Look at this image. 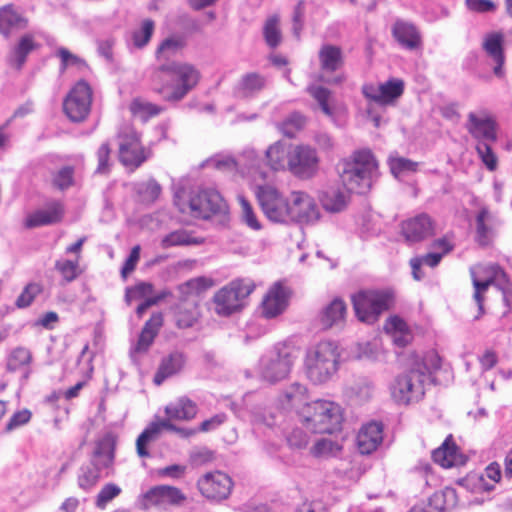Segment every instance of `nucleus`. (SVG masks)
Instances as JSON below:
<instances>
[{"label":"nucleus","mask_w":512,"mask_h":512,"mask_svg":"<svg viewBox=\"0 0 512 512\" xmlns=\"http://www.w3.org/2000/svg\"><path fill=\"white\" fill-rule=\"evenodd\" d=\"M115 447L116 438L112 433H106L96 441L90 462L79 468L77 483L80 489L88 492L102 478L113 473Z\"/></svg>","instance_id":"obj_3"},{"label":"nucleus","mask_w":512,"mask_h":512,"mask_svg":"<svg viewBox=\"0 0 512 512\" xmlns=\"http://www.w3.org/2000/svg\"><path fill=\"white\" fill-rule=\"evenodd\" d=\"M482 47L489 57L495 62L494 74L498 77L503 75L504 64L503 35L493 32L485 36Z\"/></svg>","instance_id":"obj_33"},{"label":"nucleus","mask_w":512,"mask_h":512,"mask_svg":"<svg viewBox=\"0 0 512 512\" xmlns=\"http://www.w3.org/2000/svg\"><path fill=\"white\" fill-rule=\"evenodd\" d=\"M340 350L337 342L322 340L310 346L305 356V371L314 384H324L332 379L339 368Z\"/></svg>","instance_id":"obj_4"},{"label":"nucleus","mask_w":512,"mask_h":512,"mask_svg":"<svg viewBox=\"0 0 512 512\" xmlns=\"http://www.w3.org/2000/svg\"><path fill=\"white\" fill-rule=\"evenodd\" d=\"M432 458L444 468H450L456 465L457 447L452 441L451 436L447 437L440 447L432 452Z\"/></svg>","instance_id":"obj_42"},{"label":"nucleus","mask_w":512,"mask_h":512,"mask_svg":"<svg viewBox=\"0 0 512 512\" xmlns=\"http://www.w3.org/2000/svg\"><path fill=\"white\" fill-rule=\"evenodd\" d=\"M427 357L415 361L411 367L398 374L389 389L393 400L400 405L419 402L425 395V386L431 381L432 370L440 366L439 358L431 355L432 365L427 364Z\"/></svg>","instance_id":"obj_2"},{"label":"nucleus","mask_w":512,"mask_h":512,"mask_svg":"<svg viewBox=\"0 0 512 512\" xmlns=\"http://www.w3.org/2000/svg\"><path fill=\"white\" fill-rule=\"evenodd\" d=\"M43 291V286L40 283H28L21 294L17 297L15 305L18 308L29 307L34 299Z\"/></svg>","instance_id":"obj_54"},{"label":"nucleus","mask_w":512,"mask_h":512,"mask_svg":"<svg viewBox=\"0 0 512 512\" xmlns=\"http://www.w3.org/2000/svg\"><path fill=\"white\" fill-rule=\"evenodd\" d=\"M308 442V435L300 428L293 429L287 436V443L292 449H303Z\"/></svg>","instance_id":"obj_63"},{"label":"nucleus","mask_w":512,"mask_h":512,"mask_svg":"<svg viewBox=\"0 0 512 512\" xmlns=\"http://www.w3.org/2000/svg\"><path fill=\"white\" fill-rule=\"evenodd\" d=\"M306 428L314 433L332 434L341 430L343 411L339 404L318 399L299 411Z\"/></svg>","instance_id":"obj_6"},{"label":"nucleus","mask_w":512,"mask_h":512,"mask_svg":"<svg viewBox=\"0 0 512 512\" xmlns=\"http://www.w3.org/2000/svg\"><path fill=\"white\" fill-rule=\"evenodd\" d=\"M320 67L325 72H335L344 64L343 53L340 47L325 44L318 53Z\"/></svg>","instance_id":"obj_38"},{"label":"nucleus","mask_w":512,"mask_h":512,"mask_svg":"<svg viewBox=\"0 0 512 512\" xmlns=\"http://www.w3.org/2000/svg\"><path fill=\"white\" fill-rule=\"evenodd\" d=\"M402 233L409 242H419L434 234L431 217L422 213L402 223Z\"/></svg>","instance_id":"obj_26"},{"label":"nucleus","mask_w":512,"mask_h":512,"mask_svg":"<svg viewBox=\"0 0 512 512\" xmlns=\"http://www.w3.org/2000/svg\"><path fill=\"white\" fill-rule=\"evenodd\" d=\"M202 242V239L194 237L191 232L185 229H178L165 235L161 239L160 245L163 249H169L175 246L199 245Z\"/></svg>","instance_id":"obj_43"},{"label":"nucleus","mask_w":512,"mask_h":512,"mask_svg":"<svg viewBox=\"0 0 512 512\" xmlns=\"http://www.w3.org/2000/svg\"><path fill=\"white\" fill-rule=\"evenodd\" d=\"M493 142H478L476 151L487 169L494 171L497 168V157L494 154L491 144Z\"/></svg>","instance_id":"obj_58"},{"label":"nucleus","mask_w":512,"mask_h":512,"mask_svg":"<svg viewBox=\"0 0 512 512\" xmlns=\"http://www.w3.org/2000/svg\"><path fill=\"white\" fill-rule=\"evenodd\" d=\"M456 501V493L454 489H446L442 492H437L429 499V506L435 508L437 512H442L453 506Z\"/></svg>","instance_id":"obj_52"},{"label":"nucleus","mask_w":512,"mask_h":512,"mask_svg":"<svg viewBox=\"0 0 512 512\" xmlns=\"http://www.w3.org/2000/svg\"><path fill=\"white\" fill-rule=\"evenodd\" d=\"M362 92L366 98L378 104H391L403 94L404 82L401 79L392 78L379 86L366 84Z\"/></svg>","instance_id":"obj_21"},{"label":"nucleus","mask_w":512,"mask_h":512,"mask_svg":"<svg viewBox=\"0 0 512 512\" xmlns=\"http://www.w3.org/2000/svg\"><path fill=\"white\" fill-rule=\"evenodd\" d=\"M279 23V16L273 15L266 20L263 28L265 41L271 48H276L282 41V34Z\"/></svg>","instance_id":"obj_50"},{"label":"nucleus","mask_w":512,"mask_h":512,"mask_svg":"<svg viewBox=\"0 0 512 512\" xmlns=\"http://www.w3.org/2000/svg\"><path fill=\"white\" fill-rule=\"evenodd\" d=\"M185 364L183 353L175 351L163 358L161 364L154 376V383L161 385L167 378L181 371Z\"/></svg>","instance_id":"obj_35"},{"label":"nucleus","mask_w":512,"mask_h":512,"mask_svg":"<svg viewBox=\"0 0 512 512\" xmlns=\"http://www.w3.org/2000/svg\"><path fill=\"white\" fill-rule=\"evenodd\" d=\"M475 222L476 241L480 246L486 247L492 242L502 221L496 213L484 206L478 211Z\"/></svg>","instance_id":"obj_24"},{"label":"nucleus","mask_w":512,"mask_h":512,"mask_svg":"<svg viewBox=\"0 0 512 512\" xmlns=\"http://www.w3.org/2000/svg\"><path fill=\"white\" fill-rule=\"evenodd\" d=\"M78 261L57 260L55 269L61 274L66 282H72L78 276Z\"/></svg>","instance_id":"obj_59"},{"label":"nucleus","mask_w":512,"mask_h":512,"mask_svg":"<svg viewBox=\"0 0 512 512\" xmlns=\"http://www.w3.org/2000/svg\"><path fill=\"white\" fill-rule=\"evenodd\" d=\"M306 6L307 3L305 0H299L292 13V32L297 39H300L301 32L304 28Z\"/></svg>","instance_id":"obj_57"},{"label":"nucleus","mask_w":512,"mask_h":512,"mask_svg":"<svg viewBox=\"0 0 512 512\" xmlns=\"http://www.w3.org/2000/svg\"><path fill=\"white\" fill-rule=\"evenodd\" d=\"M92 103V89L84 81H78L64 100L63 108L68 118L74 122L83 121L89 114Z\"/></svg>","instance_id":"obj_16"},{"label":"nucleus","mask_w":512,"mask_h":512,"mask_svg":"<svg viewBox=\"0 0 512 512\" xmlns=\"http://www.w3.org/2000/svg\"><path fill=\"white\" fill-rule=\"evenodd\" d=\"M378 164L368 149L353 153L351 159L342 164L340 179L349 192L364 194L372 186L373 178L377 173Z\"/></svg>","instance_id":"obj_5"},{"label":"nucleus","mask_w":512,"mask_h":512,"mask_svg":"<svg viewBox=\"0 0 512 512\" xmlns=\"http://www.w3.org/2000/svg\"><path fill=\"white\" fill-rule=\"evenodd\" d=\"M293 363L294 356L291 349L286 345L277 344L260 359V376L269 383H276L288 376Z\"/></svg>","instance_id":"obj_9"},{"label":"nucleus","mask_w":512,"mask_h":512,"mask_svg":"<svg viewBox=\"0 0 512 512\" xmlns=\"http://www.w3.org/2000/svg\"><path fill=\"white\" fill-rule=\"evenodd\" d=\"M434 247L440 248L442 252H431L419 257L423 262V265H427L432 268L436 267L440 263L442 257L452 250V246L445 239H438L437 241H435Z\"/></svg>","instance_id":"obj_55"},{"label":"nucleus","mask_w":512,"mask_h":512,"mask_svg":"<svg viewBox=\"0 0 512 512\" xmlns=\"http://www.w3.org/2000/svg\"><path fill=\"white\" fill-rule=\"evenodd\" d=\"M172 418L162 419L150 423L136 440V450L139 457L146 458L150 456L147 445L155 440L162 429L177 433L183 438H189L195 434V430L177 427L171 422Z\"/></svg>","instance_id":"obj_19"},{"label":"nucleus","mask_w":512,"mask_h":512,"mask_svg":"<svg viewBox=\"0 0 512 512\" xmlns=\"http://www.w3.org/2000/svg\"><path fill=\"white\" fill-rule=\"evenodd\" d=\"M118 159L126 170L134 172L150 157L151 151L141 141V135L132 126L124 125L117 133Z\"/></svg>","instance_id":"obj_8"},{"label":"nucleus","mask_w":512,"mask_h":512,"mask_svg":"<svg viewBox=\"0 0 512 512\" xmlns=\"http://www.w3.org/2000/svg\"><path fill=\"white\" fill-rule=\"evenodd\" d=\"M466 129L478 142H496L497 137V123L486 112L477 114L470 112L468 114Z\"/></svg>","instance_id":"obj_20"},{"label":"nucleus","mask_w":512,"mask_h":512,"mask_svg":"<svg viewBox=\"0 0 512 512\" xmlns=\"http://www.w3.org/2000/svg\"><path fill=\"white\" fill-rule=\"evenodd\" d=\"M121 488L115 483L105 484L96 496L95 505L105 509L107 504L121 494Z\"/></svg>","instance_id":"obj_56"},{"label":"nucleus","mask_w":512,"mask_h":512,"mask_svg":"<svg viewBox=\"0 0 512 512\" xmlns=\"http://www.w3.org/2000/svg\"><path fill=\"white\" fill-rule=\"evenodd\" d=\"M197 304L192 301H181L175 312V321L178 328L186 329L194 325L198 318Z\"/></svg>","instance_id":"obj_41"},{"label":"nucleus","mask_w":512,"mask_h":512,"mask_svg":"<svg viewBox=\"0 0 512 512\" xmlns=\"http://www.w3.org/2000/svg\"><path fill=\"white\" fill-rule=\"evenodd\" d=\"M321 203L326 211L337 213L345 209L347 205V196L338 189L325 191L321 198Z\"/></svg>","instance_id":"obj_45"},{"label":"nucleus","mask_w":512,"mask_h":512,"mask_svg":"<svg viewBox=\"0 0 512 512\" xmlns=\"http://www.w3.org/2000/svg\"><path fill=\"white\" fill-rule=\"evenodd\" d=\"M255 289L249 279H237L221 288L214 296L215 311L218 315L229 316L242 307V300Z\"/></svg>","instance_id":"obj_10"},{"label":"nucleus","mask_w":512,"mask_h":512,"mask_svg":"<svg viewBox=\"0 0 512 512\" xmlns=\"http://www.w3.org/2000/svg\"><path fill=\"white\" fill-rule=\"evenodd\" d=\"M320 218V210L314 200L304 191H293L290 195L289 221L313 224Z\"/></svg>","instance_id":"obj_18"},{"label":"nucleus","mask_w":512,"mask_h":512,"mask_svg":"<svg viewBox=\"0 0 512 512\" xmlns=\"http://www.w3.org/2000/svg\"><path fill=\"white\" fill-rule=\"evenodd\" d=\"M56 56L60 59V72H64L69 67H86L87 64L84 59L76 54H73L65 47H59L56 51Z\"/></svg>","instance_id":"obj_53"},{"label":"nucleus","mask_w":512,"mask_h":512,"mask_svg":"<svg viewBox=\"0 0 512 512\" xmlns=\"http://www.w3.org/2000/svg\"><path fill=\"white\" fill-rule=\"evenodd\" d=\"M74 168L64 166L59 169L53 177V184L60 190H65L73 185Z\"/></svg>","instance_id":"obj_60"},{"label":"nucleus","mask_w":512,"mask_h":512,"mask_svg":"<svg viewBox=\"0 0 512 512\" xmlns=\"http://www.w3.org/2000/svg\"><path fill=\"white\" fill-rule=\"evenodd\" d=\"M470 274L474 287L473 298L479 309V315H477L475 319H479L480 315L484 313V293L491 285L499 288L502 283L506 281L508 276L505 271L497 264L478 265L476 267H472L470 268Z\"/></svg>","instance_id":"obj_13"},{"label":"nucleus","mask_w":512,"mask_h":512,"mask_svg":"<svg viewBox=\"0 0 512 512\" xmlns=\"http://www.w3.org/2000/svg\"><path fill=\"white\" fill-rule=\"evenodd\" d=\"M129 109L131 113L143 121L157 116L162 112V108L156 104L146 101L142 98H135L131 101Z\"/></svg>","instance_id":"obj_46"},{"label":"nucleus","mask_w":512,"mask_h":512,"mask_svg":"<svg viewBox=\"0 0 512 512\" xmlns=\"http://www.w3.org/2000/svg\"><path fill=\"white\" fill-rule=\"evenodd\" d=\"M197 487L203 497L211 501H222L229 497L233 481L221 471L209 472L197 481Z\"/></svg>","instance_id":"obj_17"},{"label":"nucleus","mask_w":512,"mask_h":512,"mask_svg":"<svg viewBox=\"0 0 512 512\" xmlns=\"http://www.w3.org/2000/svg\"><path fill=\"white\" fill-rule=\"evenodd\" d=\"M288 155L289 149H287L286 143L282 141L273 143L265 151L267 163L275 171L287 168Z\"/></svg>","instance_id":"obj_40"},{"label":"nucleus","mask_w":512,"mask_h":512,"mask_svg":"<svg viewBox=\"0 0 512 512\" xmlns=\"http://www.w3.org/2000/svg\"><path fill=\"white\" fill-rule=\"evenodd\" d=\"M32 354L25 347H16L7 357L6 369L9 372L22 371L24 379H28L31 373L30 363Z\"/></svg>","instance_id":"obj_36"},{"label":"nucleus","mask_w":512,"mask_h":512,"mask_svg":"<svg viewBox=\"0 0 512 512\" xmlns=\"http://www.w3.org/2000/svg\"><path fill=\"white\" fill-rule=\"evenodd\" d=\"M201 74L192 64L187 62L161 63L157 68L153 82L155 91L165 101L179 102L198 84Z\"/></svg>","instance_id":"obj_1"},{"label":"nucleus","mask_w":512,"mask_h":512,"mask_svg":"<svg viewBox=\"0 0 512 512\" xmlns=\"http://www.w3.org/2000/svg\"><path fill=\"white\" fill-rule=\"evenodd\" d=\"M162 325L163 315L161 313H153L149 320L146 321L140 333L139 339L135 346V350L137 352L147 351L150 345L153 343Z\"/></svg>","instance_id":"obj_37"},{"label":"nucleus","mask_w":512,"mask_h":512,"mask_svg":"<svg viewBox=\"0 0 512 512\" xmlns=\"http://www.w3.org/2000/svg\"><path fill=\"white\" fill-rule=\"evenodd\" d=\"M29 25L28 18L22 10L13 4H7L0 7V34L5 38H10Z\"/></svg>","instance_id":"obj_22"},{"label":"nucleus","mask_w":512,"mask_h":512,"mask_svg":"<svg viewBox=\"0 0 512 512\" xmlns=\"http://www.w3.org/2000/svg\"><path fill=\"white\" fill-rule=\"evenodd\" d=\"M388 164L391 173L394 175L395 178L398 179L409 174L415 173L418 170L419 166L418 162L400 156H390L388 159Z\"/></svg>","instance_id":"obj_48"},{"label":"nucleus","mask_w":512,"mask_h":512,"mask_svg":"<svg viewBox=\"0 0 512 512\" xmlns=\"http://www.w3.org/2000/svg\"><path fill=\"white\" fill-rule=\"evenodd\" d=\"M184 47V42L180 38L170 37L161 42L156 50V59L161 63L170 62V58L174 57Z\"/></svg>","instance_id":"obj_47"},{"label":"nucleus","mask_w":512,"mask_h":512,"mask_svg":"<svg viewBox=\"0 0 512 512\" xmlns=\"http://www.w3.org/2000/svg\"><path fill=\"white\" fill-rule=\"evenodd\" d=\"M186 500V495L178 487L156 485L140 496L139 505L144 510L151 507L167 509L171 506H181Z\"/></svg>","instance_id":"obj_15"},{"label":"nucleus","mask_w":512,"mask_h":512,"mask_svg":"<svg viewBox=\"0 0 512 512\" xmlns=\"http://www.w3.org/2000/svg\"><path fill=\"white\" fill-rule=\"evenodd\" d=\"M153 292V285L147 282H141L134 287H128L125 293V301L128 305L133 300L141 299Z\"/></svg>","instance_id":"obj_61"},{"label":"nucleus","mask_w":512,"mask_h":512,"mask_svg":"<svg viewBox=\"0 0 512 512\" xmlns=\"http://www.w3.org/2000/svg\"><path fill=\"white\" fill-rule=\"evenodd\" d=\"M392 35L399 45L409 51L422 48V36L418 28L411 22L398 19L392 27Z\"/></svg>","instance_id":"obj_27"},{"label":"nucleus","mask_w":512,"mask_h":512,"mask_svg":"<svg viewBox=\"0 0 512 512\" xmlns=\"http://www.w3.org/2000/svg\"><path fill=\"white\" fill-rule=\"evenodd\" d=\"M64 215V207L59 201H51L43 209L35 210L30 213L24 222L28 229L41 226H48L59 223Z\"/></svg>","instance_id":"obj_25"},{"label":"nucleus","mask_w":512,"mask_h":512,"mask_svg":"<svg viewBox=\"0 0 512 512\" xmlns=\"http://www.w3.org/2000/svg\"><path fill=\"white\" fill-rule=\"evenodd\" d=\"M134 190L139 198V201L145 204H151L158 199L162 188L155 179H149L145 182L136 183Z\"/></svg>","instance_id":"obj_44"},{"label":"nucleus","mask_w":512,"mask_h":512,"mask_svg":"<svg viewBox=\"0 0 512 512\" xmlns=\"http://www.w3.org/2000/svg\"><path fill=\"white\" fill-rule=\"evenodd\" d=\"M357 448L363 455H369L376 451L383 441V424L371 421L361 427L358 432Z\"/></svg>","instance_id":"obj_28"},{"label":"nucleus","mask_w":512,"mask_h":512,"mask_svg":"<svg viewBox=\"0 0 512 512\" xmlns=\"http://www.w3.org/2000/svg\"><path fill=\"white\" fill-rule=\"evenodd\" d=\"M308 93L317 101L322 112L328 116H333V110L329 105V99L331 97V92L325 87L311 85L307 88Z\"/></svg>","instance_id":"obj_51"},{"label":"nucleus","mask_w":512,"mask_h":512,"mask_svg":"<svg viewBox=\"0 0 512 512\" xmlns=\"http://www.w3.org/2000/svg\"><path fill=\"white\" fill-rule=\"evenodd\" d=\"M154 21L145 19L141 26L131 33V43L137 49H143L150 42L154 32Z\"/></svg>","instance_id":"obj_49"},{"label":"nucleus","mask_w":512,"mask_h":512,"mask_svg":"<svg viewBox=\"0 0 512 512\" xmlns=\"http://www.w3.org/2000/svg\"><path fill=\"white\" fill-rule=\"evenodd\" d=\"M390 297L381 291H360L352 296V304L357 318L364 323L372 324L381 313L389 308Z\"/></svg>","instance_id":"obj_12"},{"label":"nucleus","mask_w":512,"mask_h":512,"mask_svg":"<svg viewBox=\"0 0 512 512\" xmlns=\"http://www.w3.org/2000/svg\"><path fill=\"white\" fill-rule=\"evenodd\" d=\"M320 158L317 150L306 144L289 146L288 171L300 180H310L319 171Z\"/></svg>","instance_id":"obj_11"},{"label":"nucleus","mask_w":512,"mask_h":512,"mask_svg":"<svg viewBox=\"0 0 512 512\" xmlns=\"http://www.w3.org/2000/svg\"><path fill=\"white\" fill-rule=\"evenodd\" d=\"M346 304L340 298H334L326 305L319 316L320 324L324 329L340 327L345 322Z\"/></svg>","instance_id":"obj_32"},{"label":"nucleus","mask_w":512,"mask_h":512,"mask_svg":"<svg viewBox=\"0 0 512 512\" xmlns=\"http://www.w3.org/2000/svg\"><path fill=\"white\" fill-rule=\"evenodd\" d=\"M305 124V117L299 113H293L283 122L284 133L290 137L294 131L301 129Z\"/></svg>","instance_id":"obj_64"},{"label":"nucleus","mask_w":512,"mask_h":512,"mask_svg":"<svg viewBox=\"0 0 512 512\" xmlns=\"http://www.w3.org/2000/svg\"><path fill=\"white\" fill-rule=\"evenodd\" d=\"M289 289L281 283H275L266 293L262 301V314L270 319L277 317L285 311L288 306Z\"/></svg>","instance_id":"obj_23"},{"label":"nucleus","mask_w":512,"mask_h":512,"mask_svg":"<svg viewBox=\"0 0 512 512\" xmlns=\"http://www.w3.org/2000/svg\"><path fill=\"white\" fill-rule=\"evenodd\" d=\"M267 86V78L257 72H249L241 76L234 87V95L240 99L256 97Z\"/></svg>","instance_id":"obj_29"},{"label":"nucleus","mask_w":512,"mask_h":512,"mask_svg":"<svg viewBox=\"0 0 512 512\" xmlns=\"http://www.w3.org/2000/svg\"><path fill=\"white\" fill-rule=\"evenodd\" d=\"M175 204L182 213L189 212L193 217L209 219L212 215L225 214L228 206L215 189H198L192 191L187 202H182L179 193L175 195Z\"/></svg>","instance_id":"obj_7"},{"label":"nucleus","mask_w":512,"mask_h":512,"mask_svg":"<svg viewBox=\"0 0 512 512\" xmlns=\"http://www.w3.org/2000/svg\"><path fill=\"white\" fill-rule=\"evenodd\" d=\"M39 47L34 40V35L26 33L20 37L18 42L11 49L9 63L11 66L20 70L25 64L28 55Z\"/></svg>","instance_id":"obj_34"},{"label":"nucleus","mask_w":512,"mask_h":512,"mask_svg":"<svg viewBox=\"0 0 512 512\" xmlns=\"http://www.w3.org/2000/svg\"><path fill=\"white\" fill-rule=\"evenodd\" d=\"M239 202L242 211V221L253 230H260L261 224L257 219L250 203L243 196L239 197Z\"/></svg>","instance_id":"obj_62"},{"label":"nucleus","mask_w":512,"mask_h":512,"mask_svg":"<svg viewBox=\"0 0 512 512\" xmlns=\"http://www.w3.org/2000/svg\"><path fill=\"white\" fill-rule=\"evenodd\" d=\"M255 194L263 213L270 221L289 222L290 203L276 188L269 185L257 186Z\"/></svg>","instance_id":"obj_14"},{"label":"nucleus","mask_w":512,"mask_h":512,"mask_svg":"<svg viewBox=\"0 0 512 512\" xmlns=\"http://www.w3.org/2000/svg\"><path fill=\"white\" fill-rule=\"evenodd\" d=\"M307 388L295 382L287 386L278 396V404L284 410L303 408L307 402Z\"/></svg>","instance_id":"obj_31"},{"label":"nucleus","mask_w":512,"mask_h":512,"mask_svg":"<svg viewBox=\"0 0 512 512\" xmlns=\"http://www.w3.org/2000/svg\"><path fill=\"white\" fill-rule=\"evenodd\" d=\"M485 477L492 480L494 483L498 482L501 478L499 465L490 464L485 470V475H469L462 479L460 484L465 486L467 489H471L473 492L491 491L494 488V484H488Z\"/></svg>","instance_id":"obj_30"},{"label":"nucleus","mask_w":512,"mask_h":512,"mask_svg":"<svg viewBox=\"0 0 512 512\" xmlns=\"http://www.w3.org/2000/svg\"><path fill=\"white\" fill-rule=\"evenodd\" d=\"M165 413L175 420H191L197 414V405L188 397H180L165 407Z\"/></svg>","instance_id":"obj_39"}]
</instances>
